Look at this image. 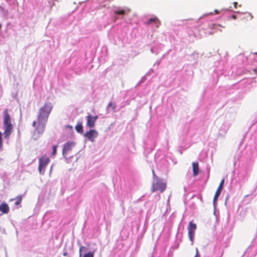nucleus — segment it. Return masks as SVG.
I'll return each mask as SVG.
<instances>
[{"label":"nucleus","instance_id":"obj_1","mask_svg":"<svg viewBox=\"0 0 257 257\" xmlns=\"http://www.w3.org/2000/svg\"><path fill=\"white\" fill-rule=\"evenodd\" d=\"M3 127L5 130L4 133L5 138H8L12 132L13 126L8 109H5L3 112Z\"/></svg>","mask_w":257,"mask_h":257},{"label":"nucleus","instance_id":"obj_2","mask_svg":"<svg viewBox=\"0 0 257 257\" xmlns=\"http://www.w3.org/2000/svg\"><path fill=\"white\" fill-rule=\"evenodd\" d=\"M52 108L53 106L50 102L45 103L39 109V114L37 116L38 121L41 123L42 122H47L49 115Z\"/></svg>","mask_w":257,"mask_h":257},{"label":"nucleus","instance_id":"obj_3","mask_svg":"<svg viewBox=\"0 0 257 257\" xmlns=\"http://www.w3.org/2000/svg\"><path fill=\"white\" fill-rule=\"evenodd\" d=\"M49 162L50 159L48 157L43 156L39 158L38 170L40 174H44L45 168Z\"/></svg>","mask_w":257,"mask_h":257},{"label":"nucleus","instance_id":"obj_4","mask_svg":"<svg viewBox=\"0 0 257 257\" xmlns=\"http://www.w3.org/2000/svg\"><path fill=\"white\" fill-rule=\"evenodd\" d=\"M75 144L73 142L70 141L66 142L63 145L62 155L66 160L67 159L66 158L67 154L72 150V148L75 146Z\"/></svg>","mask_w":257,"mask_h":257},{"label":"nucleus","instance_id":"obj_5","mask_svg":"<svg viewBox=\"0 0 257 257\" xmlns=\"http://www.w3.org/2000/svg\"><path fill=\"white\" fill-rule=\"evenodd\" d=\"M98 136V133L95 130H90L84 134V137L92 143L95 142V139Z\"/></svg>","mask_w":257,"mask_h":257},{"label":"nucleus","instance_id":"obj_6","mask_svg":"<svg viewBox=\"0 0 257 257\" xmlns=\"http://www.w3.org/2000/svg\"><path fill=\"white\" fill-rule=\"evenodd\" d=\"M166 184L161 182L159 178L157 177V181L153 183V191L155 190H159L161 192L164 191L166 189Z\"/></svg>","mask_w":257,"mask_h":257},{"label":"nucleus","instance_id":"obj_7","mask_svg":"<svg viewBox=\"0 0 257 257\" xmlns=\"http://www.w3.org/2000/svg\"><path fill=\"white\" fill-rule=\"evenodd\" d=\"M224 182V179H223L221 180V181L220 182V183L219 184V186H218V188H217V190L216 191L215 195L214 196L213 201V206H214V209H216V201L217 200V199H218L219 196L220 194L221 190L222 189Z\"/></svg>","mask_w":257,"mask_h":257},{"label":"nucleus","instance_id":"obj_8","mask_svg":"<svg viewBox=\"0 0 257 257\" xmlns=\"http://www.w3.org/2000/svg\"><path fill=\"white\" fill-rule=\"evenodd\" d=\"M98 115H95L93 116L90 114H88L86 116V119H87V123L86 125L87 126L90 128H92L95 125V122L96 121V120L98 119Z\"/></svg>","mask_w":257,"mask_h":257},{"label":"nucleus","instance_id":"obj_9","mask_svg":"<svg viewBox=\"0 0 257 257\" xmlns=\"http://www.w3.org/2000/svg\"><path fill=\"white\" fill-rule=\"evenodd\" d=\"M231 125V122L228 120H225L221 125L219 130V134L220 135H224L226 134Z\"/></svg>","mask_w":257,"mask_h":257},{"label":"nucleus","instance_id":"obj_10","mask_svg":"<svg viewBox=\"0 0 257 257\" xmlns=\"http://www.w3.org/2000/svg\"><path fill=\"white\" fill-rule=\"evenodd\" d=\"M113 13L115 15L114 19V21H116L117 19H119V17H122L126 14V11L124 10L121 9L120 8H115L113 10Z\"/></svg>","mask_w":257,"mask_h":257},{"label":"nucleus","instance_id":"obj_11","mask_svg":"<svg viewBox=\"0 0 257 257\" xmlns=\"http://www.w3.org/2000/svg\"><path fill=\"white\" fill-rule=\"evenodd\" d=\"M47 122H42L41 123L38 121V125L36 128V131L39 134H42L45 130V124Z\"/></svg>","mask_w":257,"mask_h":257},{"label":"nucleus","instance_id":"obj_12","mask_svg":"<svg viewBox=\"0 0 257 257\" xmlns=\"http://www.w3.org/2000/svg\"><path fill=\"white\" fill-rule=\"evenodd\" d=\"M256 145L257 146V140L256 141ZM257 156V147L254 148H251L250 150V155L249 156V159L251 160H253Z\"/></svg>","mask_w":257,"mask_h":257},{"label":"nucleus","instance_id":"obj_13","mask_svg":"<svg viewBox=\"0 0 257 257\" xmlns=\"http://www.w3.org/2000/svg\"><path fill=\"white\" fill-rule=\"evenodd\" d=\"M153 23L156 24V27L158 28L161 24L160 21L156 17L150 18L146 23V24L150 25Z\"/></svg>","mask_w":257,"mask_h":257},{"label":"nucleus","instance_id":"obj_14","mask_svg":"<svg viewBox=\"0 0 257 257\" xmlns=\"http://www.w3.org/2000/svg\"><path fill=\"white\" fill-rule=\"evenodd\" d=\"M0 211L5 214H7L9 212V207L6 203L4 202L0 205Z\"/></svg>","mask_w":257,"mask_h":257},{"label":"nucleus","instance_id":"obj_15","mask_svg":"<svg viewBox=\"0 0 257 257\" xmlns=\"http://www.w3.org/2000/svg\"><path fill=\"white\" fill-rule=\"evenodd\" d=\"M193 167V174L194 176H196L199 173V169L198 166V163L197 162L192 163Z\"/></svg>","mask_w":257,"mask_h":257},{"label":"nucleus","instance_id":"obj_16","mask_svg":"<svg viewBox=\"0 0 257 257\" xmlns=\"http://www.w3.org/2000/svg\"><path fill=\"white\" fill-rule=\"evenodd\" d=\"M75 130L78 133L80 134H83V127L82 125L81 122H78L77 124L75 126Z\"/></svg>","mask_w":257,"mask_h":257},{"label":"nucleus","instance_id":"obj_17","mask_svg":"<svg viewBox=\"0 0 257 257\" xmlns=\"http://www.w3.org/2000/svg\"><path fill=\"white\" fill-rule=\"evenodd\" d=\"M0 12L1 15L3 17L5 18H7L9 16V11L8 10L5 9L3 7L0 6Z\"/></svg>","mask_w":257,"mask_h":257},{"label":"nucleus","instance_id":"obj_18","mask_svg":"<svg viewBox=\"0 0 257 257\" xmlns=\"http://www.w3.org/2000/svg\"><path fill=\"white\" fill-rule=\"evenodd\" d=\"M248 174L246 171H243L242 172L239 173V177L242 180H245L248 177Z\"/></svg>","mask_w":257,"mask_h":257},{"label":"nucleus","instance_id":"obj_19","mask_svg":"<svg viewBox=\"0 0 257 257\" xmlns=\"http://www.w3.org/2000/svg\"><path fill=\"white\" fill-rule=\"evenodd\" d=\"M110 108H111L112 110H114V109L116 108V105L115 103H113L112 102H110L107 107H106V111L107 112H109V109Z\"/></svg>","mask_w":257,"mask_h":257},{"label":"nucleus","instance_id":"obj_20","mask_svg":"<svg viewBox=\"0 0 257 257\" xmlns=\"http://www.w3.org/2000/svg\"><path fill=\"white\" fill-rule=\"evenodd\" d=\"M87 249H88L86 247H85L84 246H82V245H80L79 250V257H82V253L86 252Z\"/></svg>","mask_w":257,"mask_h":257},{"label":"nucleus","instance_id":"obj_21","mask_svg":"<svg viewBox=\"0 0 257 257\" xmlns=\"http://www.w3.org/2000/svg\"><path fill=\"white\" fill-rule=\"evenodd\" d=\"M196 229V225L195 223H192V222H190L188 227V230L195 231Z\"/></svg>","mask_w":257,"mask_h":257},{"label":"nucleus","instance_id":"obj_22","mask_svg":"<svg viewBox=\"0 0 257 257\" xmlns=\"http://www.w3.org/2000/svg\"><path fill=\"white\" fill-rule=\"evenodd\" d=\"M194 233H195V231L188 230L189 237L190 240L192 242H193L194 237Z\"/></svg>","mask_w":257,"mask_h":257},{"label":"nucleus","instance_id":"obj_23","mask_svg":"<svg viewBox=\"0 0 257 257\" xmlns=\"http://www.w3.org/2000/svg\"><path fill=\"white\" fill-rule=\"evenodd\" d=\"M95 250L93 251H89L83 255V257H94Z\"/></svg>","mask_w":257,"mask_h":257},{"label":"nucleus","instance_id":"obj_24","mask_svg":"<svg viewBox=\"0 0 257 257\" xmlns=\"http://www.w3.org/2000/svg\"><path fill=\"white\" fill-rule=\"evenodd\" d=\"M58 146L57 145H53V150L52 152V155H55L57 152V149Z\"/></svg>","mask_w":257,"mask_h":257},{"label":"nucleus","instance_id":"obj_25","mask_svg":"<svg viewBox=\"0 0 257 257\" xmlns=\"http://www.w3.org/2000/svg\"><path fill=\"white\" fill-rule=\"evenodd\" d=\"M209 27L212 29H216L219 27V25H217L215 24H212L210 26H209Z\"/></svg>","mask_w":257,"mask_h":257},{"label":"nucleus","instance_id":"obj_26","mask_svg":"<svg viewBox=\"0 0 257 257\" xmlns=\"http://www.w3.org/2000/svg\"><path fill=\"white\" fill-rule=\"evenodd\" d=\"M152 173H153V177H154V182H155L156 181H157V177H158L155 173V171H154V170L153 169H152Z\"/></svg>","mask_w":257,"mask_h":257},{"label":"nucleus","instance_id":"obj_27","mask_svg":"<svg viewBox=\"0 0 257 257\" xmlns=\"http://www.w3.org/2000/svg\"><path fill=\"white\" fill-rule=\"evenodd\" d=\"M162 163H163V164H164L165 165V168H166V169H167V168H168L167 165V164H167V161L165 159H163V160H162Z\"/></svg>","mask_w":257,"mask_h":257},{"label":"nucleus","instance_id":"obj_28","mask_svg":"<svg viewBox=\"0 0 257 257\" xmlns=\"http://www.w3.org/2000/svg\"><path fill=\"white\" fill-rule=\"evenodd\" d=\"M194 257H200V254L198 248H196V254Z\"/></svg>","mask_w":257,"mask_h":257},{"label":"nucleus","instance_id":"obj_29","mask_svg":"<svg viewBox=\"0 0 257 257\" xmlns=\"http://www.w3.org/2000/svg\"><path fill=\"white\" fill-rule=\"evenodd\" d=\"M17 200L21 203L22 199V196L19 195L17 197Z\"/></svg>","mask_w":257,"mask_h":257},{"label":"nucleus","instance_id":"obj_30","mask_svg":"<svg viewBox=\"0 0 257 257\" xmlns=\"http://www.w3.org/2000/svg\"><path fill=\"white\" fill-rule=\"evenodd\" d=\"M151 52L152 53H155L156 54H158V52L157 51H156L153 48H152L151 49Z\"/></svg>","mask_w":257,"mask_h":257},{"label":"nucleus","instance_id":"obj_31","mask_svg":"<svg viewBox=\"0 0 257 257\" xmlns=\"http://www.w3.org/2000/svg\"><path fill=\"white\" fill-rule=\"evenodd\" d=\"M160 63H161V60H158V61H157L155 62V63L154 64V66H155V65H157V66H159V65H160Z\"/></svg>","mask_w":257,"mask_h":257},{"label":"nucleus","instance_id":"obj_32","mask_svg":"<svg viewBox=\"0 0 257 257\" xmlns=\"http://www.w3.org/2000/svg\"><path fill=\"white\" fill-rule=\"evenodd\" d=\"M226 11H228L231 12L235 13H240V12H239V11H236V12L230 10L229 9H226Z\"/></svg>","mask_w":257,"mask_h":257},{"label":"nucleus","instance_id":"obj_33","mask_svg":"<svg viewBox=\"0 0 257 257\" xmlns=\"http://www.w3.org/2000/svg\"><path fill=\"white\" fill-rule=\"evenodd\" d=\"M36 125V121H34L33 122L32 125H33V126L35 127Z\"/></svg>","mask_w":257,"mask_h":257},{"label":"nucleus","instance_id":"obj_34","mask_svg":"<svg viewBox=\"0 0 257 257\" xmlns=\"http://www.w3.org/2000/svg\"><path fill=\"white\" fill-rule=\"evenodd\" d=\"M20 203H21L17 200L15 203V205H19Z\"/></svg>","mask_w":257,"mask_h":257},{"label":"nucleus","instance_id":"obj_35","mask_svg":"<svg viewBox=\"0 0 257 257\" xmlns=\"http://www.w3.org/2000/svg\"><path fill=\"white\" fill-rule=\"evenodd\" d=\"M237 5V2H234L233 3V5H234V7L235 8H236Z\"/></svg>","mask_w":257,"mask_h":257},{"label":"nucleus","instance_id":"obj_36","mask_svg":"<svg viewBox=\"0 0 257 257\" xmlns=\"http://www.w3.org/2000/svg\"><path fill=\"white\" fill-rule=\"evenodd\" d=\"M231 18L232 19H236V16L235 15H233L231 16Z\"/></svg>","mask_w":257,"mask_h":257},{"label":"nucleus","instance_id":"obj_37","mask_svg":"<svg viewBox=\"0 0 257 257\" xmlns=\"http://www.w3.org/2000/svg\"><path fill=\"white\" fill-rule=\"evenodd\" d=\"M213 15V13H210L206 14L204 16H208V15Z\"/></svg>","mask_w":257,"mask_h":257},{"label":"nucleus","instance_id":"obj_38","mask_svg":"<svg viewBox=\"0 0 257 257\" xmlns=\"http://www.w3.org/2000/svg\"><path fill=\"white\" fill-rule=\"evenodd\" d=\"M153 69H150V70H149V71L148 72V73L147 74V75H148V74H150V73H151V72H153Z\"/></svg>","mask_w":257,"mask_h":257},{"label":"nucleus","instance_id":"obj_39","mask_svg":"<svg viewBox=\"0 0 257 257\" xmlns=\"http://www.w3.org/2000/svg\"><path fill=\"white\" fill-rule=\"evenodd\" d=\"M68 254L67 252H64L63 254L64 256H66Z\"/></svg>","mask_w":257,"mask_h":257},{"label":"nucleus","instance_id":"obj_40","mask_svg":"<svg viewBox=\"0 0 257 257\" xmlns=\"http://www.w3.org/2000/svg\"><path fill=\"white\" fill-rule=\"evenodd\" d=\"M214 12L215 13V14H218L219 13V11L217 10H214Z\"/></svg>","mask_w":257,"mask_h":257},{"label":"nucleus","instance_id":"obj_41","mask_svg":"<svg viewBox=\"0 0 257 257\" xmlns=\"http://www.w3.org/2000/svg\"><path fill=\"white\" fill-rule=\"evenodd\" d=\"M66 127H68V128H72V126L71 125H67Z\"/></svg>","mask_w":257,"mask_h":257},{"label":"nucleus","instance_id":"obj_42","mask_svg":"<svg viewBox=\"0 0 257 257\" xmlns=\"http://www.w3.org/2000/svg\"><path fill=\"white\" fill-rule=\"evenodd\" d=\"M0 138H1V140H2V134L1 132H0Z\"/></svg>","mask_w":257,"mask_h":257},{"label":"nucleus","instance_id":"obj_43","mask_svg":"<svg viewBox=\"0 0 257 257\" xmlns=\"http://www.w3.org/2000/svg\"><path fill=\"white\" fill-rule=\"evenodd\" d=\"M53 165H52L51 167V169H50V173H51V171H52V167H53Z\"/></svg>","mask_w":257,"mask_h":257},{"label":"nucleus","instance_id":"obj_44","mask_svg":"<svg viewBox=\"0 0 257 257\" xmlns=\"http://www.w3.org/2000/svg\"><path fill=\"white\" fill-rule=\"evenodd\" d=\"M248 14L251 16V19H252L253 17L251 14L250 13H248Z\"/></svg>","mask_w":257,"mask_h":257},{"label":"nucleus","instance_id":"obj_45","mask_svg":"<svg viewBox=\"0 0 257 257\" xmlns=\"http://www.w3.org/2000/svg\"><path fill=\"white\" fill-rule=\"evenodd\" d=\"M208 33H209V34H210V35L213 34V32H211V31H210V32H209Z\"/></svg>","mask_w":257,"mask_h":257},{"label":"nucleus","instance_id":"obj_46","mask_svg":"<svg viewBox=\"0 0 257 257\" xmlns=\"http://www.w3.org/2000/svg\"><path fill=\"white\" fill-rule=\"evenodd\" d=\"M2 27V25L1 24H0V29H1Z\"/></svg>","mask_w":257,"mask_h":257},{"label":"nucleus","instance_id":"obj_47","mask_svg":"<svg viewBox=\"0 0 257 257\" xmlns=\"http://www.w3.org/2000/svg\"><path fill=\"white\" fill-rule=\"evenodd\" d=\"M6 257H7V252L6 251Z\"/></svg>","mask_w":257,"mask_h":257},{"label":"nucleus","instance_id":"obj_48","mask_svg":"<svg viewBox=\"0 0 257 257\" xmlns=\"http://www.w3.org/2000/svg\"><path fill=\"white\" fill-rule=\"evenodd\" d=\"M254 54L257 55V53H255ZM256 61H257V59H256Z\"/></svg>","mask_w":257,"mask_h":257}]
</instances>
